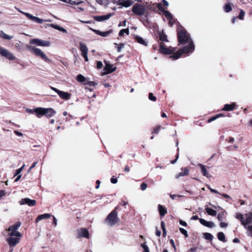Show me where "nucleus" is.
I'll return each instance as SVG.
<instances>
[{
	"label": "nucleus",
	"instance_id": "obj_1",
	"mask_svg": "<svg viewBox=\"0 0 252 252\" xmlns=\"http://www.w3.org/2000/svg\"><path fill=\"white\" fill-rule=\"evenodd\" d=\"M178 39L180 44L188 43V45L170 56L173 60L179 59L183 54L191 53L194 50V45L189 34L182 27L178 29Z\"/></svg>",
	"mask_w": 252,
	"mask_h": 252
},
{
	"label": "nucleus",
	"instance_id": "obj_2",
	"mask_svg": "<svg viewBox=\"0 0 252 252\" xmlns=\"http://www.w3.org/2000/svg\"><path fill=\"white\" fill-rule=\"evenodd\" d=\"M152 8V4H149L147 2L142 4L136 3L132 7V11L136 15L143 16L140 21L145 24L146 23H148L149 10Z\"/></svg>",
	"mask_w": 252,
	"mask_h": 252
},
{
	"label": "nucleus",
	"instance_id": "obj_3",
	"mask_svg": "<svg viewBox=\"0 0 252 252\" xmlns=\"http://www.w3.org/2000/svg\"><path fill=\"white\" fill-rule=\"evenodd\" d=\"M27 49L36 56L41 58L43 60L48 63H51V61L45 55L43 52L40 49L32 45H27Z\"/></svg>",
	"mask_w": 252,
	"mask_h": 252
},
{
	"label": "nucleus",
	"instance_id": "obj_4",
	"mask_svg": "<svg viewBox=\"0 0 252 252\" xmlns=\"http://www.w3.org/2000/svg\"><path fill=\"white\" fill-rule=\"evenodd\" d=\"M21 225V222H17L15 224L11 225L6 231L7 234L6 237L18 236L22 237V234L17 230Z\"/></svg>",
	"mask_w": 252,
	"mask_h": 252
},
{
	"label": "nucleus",
	"instance_id": "obj_5",
	"mask_svg": "<svg viewBox=\"0 0 252 252\" xmlns=\"http://www.w3.org/2000/svg\"><path fill=\"white\" fill-rule=\"evenodd\" d=\"M119 221L116 210L112 211L105 219V223L111 226L114 225Z\"/></svg>",
	"mask_w": 252,
	"mask_h": 252
},
{
	"label": "nucleus",
	"instance_id": "obj_6",
	"mask_svg": "<svg viewBox=\"0 0 252 252\" xmlns=\"http://www.w3.org/2000/svg\"><path fill=\"white\" fill-rule=\"evenodd\" d=\"M36 112L39 115V118L44 115L48 118H50L53 117L56 114V111L51 108L39 107Z\"/></svg>",
	"mask_w": 252,
	"mask_h": 252
},
{
	"label": "nucleus",
	"instance_id": "obj_7",
	"mask_svg": "<svg viewBox=\"0 0 252 252\" xmlns=\"http://www.w3.org/2000/svg\"><path fill=\"white\" fill-rule=\"evenodd\" d=\"M50 88H51V90H52L54 91H55V92H56L61 98L64 99V100H69L70 98V97H71L70 94L67 93V92L60 91L52 86H50Z\"/></svg>",
	"mask_w": 252,
	"mask_h": 252
},
{
	"label": "nucleus",
	"instance_id": "obj_8",
	"mask_svg": "<svg viewBox=\"0 0 252 252\" xmlns=\"http://www.w3.org/2000/svg\"><path fill=\"white\" fill-rule=\"evenodd\" d=\"M30 43L32 44H35L37 46L43 47H48L50 45V43L48 41H45L37 38L30 40Z\"/></svg>",
	"mask_w": 252,
	"mask_h": 252
},
{
	"label": "nucleus",
	"instance_id": "obj_9",
	"mask_svg": "<svg viewBox=\"0 0 252 252\" xmlns=\"http://www.w3.org/2000/svg\"><path fill=\"white\" fill-rule=\"evenodd\" d=\"M0 54L9 60H13L15 59V56L11 52L1 46H0Z\"/></svg>",
	"mask_w": 252,
	"mask_h": 252
},
{
	"label": "nucleus",
	"instance_id": "obj_10",
	"mask_svg": "<svg viewBox=\"0 0 252 252\" xmlns=\"http://www.w3.org/2000/svg\"><path fill=\"white\" fill-rule=\"evenodd\" d=\"M21 237L10 236L6 237V240L8 243L10 247H14L19 242L20 238Z\"/></svg>",
	"mask_w": 252,
	"mask_h": 252
},
{
	"label": "nucleus",
	"instance_id": "obj_11",
	"mask_svg": "<svg viewBox=\"0 0 252 252\" xmlns=\"http://www.w3.org/2000/svg\"><path fill=\"white\" fill-rule=\"evenodd\" d=\"M19 203L21 205L27 204L29 206H33L36 204V201L35 200L31 199L29 198H25L22 199Z\"/></svg>",
	"mask_w": 252,
	"mask_h": 252
},
{
	"label": "nucleus",
	"instance_id": "obj_12",
	"mask_svg": "<svg viewBox=\"0 0 252 252\" xmlns=\"http://www.w3.org/2000/svg\"><path fill=\"white\" fill-rule=\"evenodd\" d=\"M81 237L89 238V233L87 229L82 228L77 230V238Z\"/></svg>",
	"mask_w": 252,
	"mask_h": 252
},
{
	"label": "nucleus",
	"instance_id": "obj_13",
	"mask_svg": "<svg viewBox=\"0 0 252 252\" xmlns=\"http://www.w3.org/2000/svg\"><path fill=\"white\" fill-rule=\"evenodd\" d=\"M105 72L103 73V75L111 73L116 70V67H113V65L106 63L105 65L103 68Z\"/></svg>",
	"mask_w": 252,
	"mask_h": 252
},
{
	"label": "nucleus",
	"instance_id": "obj_14",
	"mask_svg": "<svg viewBox=\"0 0 252 252\" xmlns=\"http://www.w3.org/2000/svg\"><path fill=\"white\" fill-rule=\"evenodd\" d=\"M159 51L161 53L167 55H169L171 54L172 53V52L174 51V49L173 48H167L165 47L164 44L161 43L160 44Z\"/></svg>",
	"mask_w": 252,
	"mask_h": 252
},
{
	"label": "nucleus",
	"instance_id": "obj_15",
	"mask_svg": "<svg viewBox=\"0 0 252 252\" xmlns=\"http://www.w3.org/2000/svg\"><path fill=\"white\" fill-rule=\"evenodd\" d=\"M92 31H93L95 34L99 35L103 37H106L108 36L110 34L113 32L112 30H110L108 31H106L104 32H101L99 30H96L94 29H93L92 28L90 29Z\"/></svg>",
	"mask_w": 252,
	"mask_h": 252
},
{
	"label": "nucleus",
	"instance_id": "obj_16",
	"mask_svg": "<svg viewBox=\"0 0 252 252\" xmlns=\"http://www.w3.org/2000/svg\"><path fill=\"white\" fill-rule=\"evenodd\" d=\"M163 14L167 20H169L168 24L170 26H172L173 24L175 23V20L170 12L168 11H163Z\"/></svg>",
	"mask_w": 252,
	"mask_h": 252
},
{
	"label": "nucleus",
	"instance_id": "obj_17",
	"mask_svg": "<svg viewBox=\"0 0 252 252\" xmlns=\"http://www.w3.org/2000/svg\"><path fill=\"white\" fill-rule=\"evenodd\" d=\"M197 166L200 168L201 172L204 176L207 178H211V175L209 173L205 166L201 163H199Z\"/></svg>",
	"mask_w": 252,
	"mask_h": 252
},
{
	"label": "nucleus",
	"instance_id": "obj_18",
	"mask_svg": "<svg viewBox=\"0 0 252 252\" xmlns=\"http://www.w3.org/2000/svg\"><path fill=\"white\" fill-rule=\"evenodd\" d=\"M113 13H109L106 15H101V16H96L94 17V19L95 21L98 22L103 21L109 19L112 15Z\"/></svg>",
	"mask_w": 252,
	"mask_h": 252
},
{
	"label": "nucleus",
	"instance_id": "obj_19",
	"mask_svg": "<svg viewBox=\"0 0 252 252\" xmlns=\"http://www.w3.org/2000/svg\"><path fill=\"white\" fill-rule=\"evenodd\" d=\"M242 223L245 226L252 223V213L246 215L244 220H242Z\"/></svg>",
	"mask_w": 252,
	"mask_h": 252
},
{
	"label": "nucleus",
	"instance_id": "obj_20",
	"mask_svg": "<svg viewBox=\"0 0 252 252\" xmlns=\"http://www.w3.org/2000/svg\"><path fill=\"white\" fill-rule=\"evenodd\" d=\"M199 222L203 225H204L206 227H209V228H212L215 226V224L213 222L207 221L203 219H200Z\"/></svg>",
	"mask_w": 252,
	"mask_h": 252
},
{
	"label": "nucleus",
	"instance_id": "obj_21",
	"mask_svg": "<svg viewBox=\"0 0 252 252\" xmlns=\"http://www.w3.org/2000/svg\"><path fill=\"white\" fill-rule=\"evenodd\" d=\"M133 3V0H126L125 1H123L119 0L118 4L120 5H122L125 7H128L131 5H132Z\"/></svg>",
	"mask_w": 252,
	"mask_h": 252
},
{
	"label": "nucleus",
	"instance_id": "obj_22",
	"mask_svg": "<svg viewBox=\"0 0 252 252\" xmlns=\"http://www.w3.org/2000/svg\"><path fill=\"white\" fill-rule=\"evenodd\" d=\"M26 17L29 19L33 21H34L37 23L41 24L44 22V20L42 19H40L38 17L34 16L30 14H26Z\"/></svg>",
	"mask_w": 252,
	"mask_h": 252
},
{
	"label": "nucleus",
	"instance_id": "obj_23",
	"mask_svg": "<svg viewBox=\"0 0 252 252\" xmlns=\"http://www.w3.org/2000/svg\"><path fill=\"white\" fill-rule=\"evenodd\" d=\"M236 104L234 102H233L232 103H231L230 104H226L224 105V107L221 109V110L227 111H232L233 109H234V108L236 106Z\"/></svg>",
	"mask_w": 252,
	"mask_h": 252
},
{
	"label": "nucleus",
	"instance_id": "obj_24",
	"mask_svg": "<svg viewBox=\"0 0 252 252\" xmlns=\"http://www.w3.org/2000/svg\"><path fill=\"white\" fill-rule=\"evenodd\" d=\"M51 217V215L48 213H45L42 215H39L35 220V222L37 223L40 220L44 219H47Z\"/></svg>",
	"mask_w": 252,
	"mask_h": 252
},
{
	"label": "nucleus",
	"instance_id": "obj_25",
	"mask_svg": "<svg viewBox=\"0 0 252 252\" xmlns=\"http://www.w3.org/2000/svg\"><path fill=\"white\" fill-rule=\"evenodd\" d=\"M134 39L139 43L145 46H147V42L144 40L142 37L139 35H136L134 36Z\"/></svg>",
	"mask_w": 252,
	"mask_h": 252
},
{
	"label": "nucleus",
	"instance_id": "obj_26",
	"mask_svg": "<svg viewBox=\"0 0 252 252\" xmlns=\"http://www.w3.org/2000/svg\"><path fill=\"white\" fill-rule=\"evenodd\" d=\"M80 49L82 52V55H86V54H88V48L86 44L82 42L80 43Z\"/></svg>",
	"mask_w": 252,
	"mask_h": 252
},
{
	"label": "nucleus",
	"instance_id": "obj_27",
	"mask_svg": "<svg viewBox=\"0 0 252 252\" xmlns=\"http://www.w3.org/2000/svg\"><path fill=\"white\" fill-rule=\"evenodd\" d=\"M158 208L160 215L161 216H164L167 213L166 209L164 208L161 205L159 204L158 206Z\"/></svg>",
	"mask_w": 252,
	"mask_h": 252
},
{
	"label": "nucleus",
	"instance_id": "obj_28",
	"mask_svg": "<svg viewBox=\"0 0 252 252\" xmlns=\"http://www.w3.org/2000/svg\"><path fill=\"white\" fill-rule=\"evenodd\" d=\"M205 210L207 214L210 216H215L217 215V212L209 207H206Z\"/></svg>",
	"mask_w": 252,
	"mask_h": 252
},
{
	"label": "nucleus",
	"instance_id": "obj_29",
	"mask_svg": "<svg viewBox=\"0 0 252 252\" xmlns=\"http://www.w3.org/2000/svg\"><path fill=\"white\" fill-rule=\"evenodd\" d=\"M0 36L3 39L10 40L13 38L12 36L9 35L5 33L2 31H0Z\"/></svg>",
	"mask_w": 252,
	"mask_h": 252
},
{
	"label": "nucleus",
	"instance_id": "obj_30",
	"mask_svg": "<svg viewBox=\"0 0 252 252\" xmlns=\"http://www.w3.org/2000/svg\"><path fill=\"white\" fill-rule=\"evenodd\" d=\"M183 170V172H180L176 176L177 178H179L181 176L187 175L189 173V170L188 168L182 169Z\"/></svg>",
	"mask_w": 252,
	"mask_h": 252
},
{
	"label": "nucleus",
	"instance_id": "obj_31",
	"mask_svg": "<svg viewBox=\"0 0 252 252\" xmlns=\"http://www.w3.org/2000/svg\"><path fill=\"white\" fill-rule=\"evenodd\" d=\"M218 238L220 241L226 242L225 237L223 232H220L218 233Z\"/></svg>",
	"mask_w": 252,
	"mask_h": 252
},
{
	"label": "nucleus",
	"instance_id": "obj_32",
	"mask_svg": "<svg viewBox=\"0 0 252 252\" xmlns=\"http://www.w3.org/2000/svg\"><path fill=\"white\" fill-rule=\"evenodd\" d=\"M76 79L78 82L81 83H85L86 81V78L81 74L78 75Z\"/></svg>",
	"mask_w": 252,
	"mask_h": 252
},
{
	"label": "nucleus",
	"instance_id": "obj_33",
	"mask_svg": "<svg viewBox=\"0 0 252 252\" xmlns=\"http://www.w3.org/2000/svg\"><path fill=\"white\" fill-rule=\"evenodd\" d=\"M159 39L162 41H168L166 35L163 32H160Z\"/></svg>",
	"mask_w": 252,
	"mask_h": 252
},
{
	"label": "nucleus",
	"instance_id": "obj_34",
	"mask_svg": "<svg viewBox=\"0 0 252 252\" xmlns=\"http://www.w3.org/2000/svg\"><path fill=\"white\" fill-rule=\"evenodd\" d=\"M39 108V107H37L35 109H33V110L28 108V109H26V111L27 112H28L29 113H31V114L35 113V115L37 117L39 118V115L36 112Z\"/></svg>",
	"mask_w": 252,
	"mask_h": 252
},
{
	"label": "nucleus",
	"instance_id": "obj_35",
	"mask_svg": "<svg viewBox=\"0 0 252 252\" xmlns=\"http://www.w3.org/2000/svg\"><path fill=\"white\" fill-rule=\"evenodd\" d=\"M203 235L206 240L211 241L213 239V236L211 233L206 232L203 233Z\"/></svg>",
	"mask_w": 252,
	"mask_h": 252
},
{
	"label": "nucleus",
	"instance_id": "obj_36",
	"mask_svg": "<svg viewBox=\"0 0 252 252\" xmlns=\"http://www.w3.org/2000/svg\"><path fill=\"white\" fill-rule=\"evenodd\" d=\"M223 8L225 12L227 13L229 12L232 10L231 6L229 3L225 4L223 7Z\"/></svg>",
	"mask_w": 252,
	"mask_h": 252
},
{
	"label": "nucleus",
	"instance_id": "obj_37",
	"mask_svg": "<svg viewBox=\"0 0 252 252\" xmlns=\"http://www.w3.org/2000/svg\"><path fill=\"white\" fill-rule=\"evenodd\" d=\"M125 33H126L127 35L129 34L128 29L121 30L119 33V35L122 36Z\"/></svg>",
	"mask_w": 252,
	"mask_h": 252
},
{
	"label": "nucleus",
	"instance_id": "obj_38",
	"mask_svg": "<svg viewBox=\"0 0 252 252\" xmlns=\"http://www.w3.org/2000/svg\"><path fill=\"white\" fill-rule=\"evenodd\" d=\"M114 44L115 45H118L117 47V51L118 52H120L121 51L122 49L124 48V43H120L118 45L117 43H115Z\"/></svg>",
	"mask_w": 252,
	"mask_h": 252
},
{
	"label": "nucleus",
	"instance_id": "obj_39",
	"mask_svg": "<svg viewBox=\"0 0 252 252\" xmlns=\"http://www.w3.org/2000/svg\"><path fill=\"white\" fill-rule=\"evenodd\" d=\"M148 97H149V99L150 100H152V101H156V100H157L156 97L154 96L153 93H150L149 94Z\"/></svg>",
	"mask_w": 252,
	"mask_h": 252
},
{
	"label": "nucleus",
	"instance_id": "obj_40",
	"mask_svg": "<svg viewBox=\"0 0 252 252\" xmlns=\"http://www.w3.org/2000/svg\"><path fill=\"white\" fill-rule=\"evenodd\" d=\"M85 85H89L91 86H94L97 85L96 83L94 81H86V82L84 83Z\"/></svg>",
	"mask_w": 252,
	"mask_h": 252
},
{
	"label": "nucleus",
	"instance_id": "obj_41",
	"mask_svg": "<svg viewBox=\"0 0 252 252\" xmlns=\"http://www.w3.org/2000/svg\"><path fill=\"white\" fill-rule=\"evenodd\" d=\"M154 4H156L157 5V8L159 10H160L161 11H162L163 13V11H166L165 10H164L163 9V7H162V4L161 3H155V4H154Z\"/></svg>",
	"mask_w": 252,
	"mask_h": 252
},
{
	"label": "nucleus",
	"instance_id": "obj_42",
	"mask_svg": "<svg viewBox=\"0 0 252 252\" xmlns=\"http://www.w3.org/2000/svg\"><path fill=\"white\" fill-rule=\"evenodd\" d=\"M82 2V1L76 2V1H73L72 0H68V1H67V3H69V4H72V5H79V4H81Z\"/></svg>",
	"mask_w": 252,
	"mask_h": 252
},
{
	"label": "nucleus",
	"instance_id": "obj_43",
	"mask_svg": "<svg viewBox=\"0 0 252 252\" xmlns=\"http://www.w3.org/2000/svg\"><path fill=\"white\" fill-rule=\"evenodd\" d=\"M245 14V13L244 11L243 10H241L238 18H239L240 20H243Z\"/></svg>",
	"mask_w": 252,
	"mask_h": 252
},
{
	"label": "nucleus",
	"instance_id": "obj_44",
	"mask_svg": "<svg viewBox=\"0 0 252 252\" xmlns=\"http://www.w3.org/2000/svg\"><path fill=\"white\" fill-rule=\"evenodd\" d=\"M141 246L144 249V252H150L148 247L145 244H141Z\"/></svg>",
	"mask_w": 252,
	"mask_h": 252
},
{
	"label": "nucleus",
	"instance_id": "obj_45",
	"mask_svg": "<svg viewBox=\"0 0 252 252\" xmlns=\"http://www.w3.org/2000/svg\"><path fill=\"white\" fill-rule=\"evenodd\" d=\"M24 166H25V165H23L21 168L16 170V173L14 175L15 176H18L19 175H21L20 173L22 172V171L23 170Z\"/></svg>",
	"mask_w": 252,
	"mask_h": 252
},
{
	"label": "nucleus",
	"instance_id": "obj_46",
	"mask_svg": "<svg viewBox=\"0 0 252 252\" xmlns=\"http://www.w3.org/2000/svg\"><path fill=\"white\" fill-rule=\"evenodd\" d=\"M180 231L182 234L184 235L185 237H187L188 236L187 231L183 228H180Z\"/></svg>",
	"mask_w": 252,
	"mask_h": 252
},
{
	"label": "nucleus",
	"instance_id": "obj_47",
	"mask_svg": "<svg viewBox=\"0 0 252 252\" xmlns=\"http://www.w3.org/2000/svg\"><path fill=\"white\" fill-rule=\"evenodd\" d=\"M223 213L219 214L218 215L217 219L219 221L221 222V221L223 220Z\"/></svg>",
	"mask_w": 252,
	"mask_h": 252
},
{
	"label": "nucleus",
	"instance_id": "obj_48",
	"mask_svg": "<svg viewBox=\"0 0 252 252\" xmlns=\"http://www.w3.org/2000/svg\"><path fill=\"white\" fill-rule=\"evenodd\" d=\"M208 189L212 192L213 193H216V194H221L216 189H212L209 186H208Z\"/></svg>",
	"mask_w": 252,
	"mask_h": 252
},
{
	"label": "nucleus",
	"instance_id": "obj_49",
	"mask_svg": "<svg viewBox=\"0 0 252 252\" xmlns=\"http://www.w3.org/2000/svg\"><path fill=\"white\" fill-rule=\"evenodd\" d=\"M236 218L238 219H239L241 222H242V220H244V218L243 215L241 214H237L236 215Z\"/></svg>",
	"mask_w": 252,
	"mask_h": 252
},
{
	"label": "nucleus",
	"instance_id": "obj_50",
	"mask_svg": "<svg viewBox=\"0 0 252 252\" xmlns=\"http://www.w3.org/2000/svg\"><path fill=\"white\" fill-rule=\"evenodd\" d=\"M238 146L236 144H233L232 145L228 146V148L229 150H233L237 149Z\"/></svg>",
	"mask_w": 252,
	"mask_h": 252
},
{
	"label": "nucleus",
	"instance_id": "obj_51",
	"mask_svg": "<svg viewBox=\"0 0 252 252\" xmlns=\"http://www.w3.org/2000/svg\"><path fill=\"white\" fill-rule=\"evenodd\" d=\"M140 187L142 190H145L147 188V185L145 183H143L141 184Z\"/></svg>",
	"mask_w": 252,
	"mask_h": 252
},
{
	"label": "nucleus",
	"instance_id": "obj_52",
	"mask_svg": "<svg viewBox=\"0 0 252 252\" xmlns=\"http://www.w3.org/2000/svg\"><path fill=\"white\" fill-rule=\"evenodd\" d=\"M217 119H218L217 116V115H216V116H215L214 117H211L210 119H208V123H211L212 122L216 120Z\"/></svg>",
	"mask_w": 252,
	"mask_h": 252
},
{
	"label": "nucleus",
	"instance_id": "obj_53",
	"mask_svg": "<svg viewBox=\"0 0 252 252\" xmlns=\"http://www.w3.org/2000/svg\"><path fill=\"white\" fill-rule=\"evenodd\" d=\"M96 66H97V68H98V69L102 68V67L103 66L102 62L100 61L97 62Z\"/></svg>",
	"mask_w": 252,
	"mask_h": 252
},
{
	"label": "nucleus",
	"instance_id": "obj_54",
	"mask_svg": "<svg viewBox=\"0 0 252 252\" xmlns=\"http://www.w3.org/2000/svg\"><path fill=\"white\" fill-rule=\"evenodd\" d=\"M51 27L52 28H53V29H56V30H59L60 28L61 27L60 26H59V25H55V24H51Z\"/></svg>",
	"mask_w": 252,
	"mask_h": 252
},
{
	"label": "nucleus",
	"instance_id": "obj_55",
	"mask_svg": "<svg viewBox=\"0 0 252 252\" xmlns=\"http://www.w3.org/2000/svg\"><path fill=\"white\" fill-rule=\"evenodd\" d=\"M162 3L164 6L167 7L169 5L168 2L166 0H162Z\"/></svg>",
	"mask_w": 252,
	"mask_h": 252
},
{
	"label": "nucleus",
	"instance_id": "obj_56",
	"mask_svg": "<svg viewBox=\"0 0 252 252\" xmlns=\"http://www.w3.org/2000/svg\"><path fill=\"white\" fill-rule=\"evenodd\" d=\"M118 182V180L116 178L114 177V176L112 177L111 179V182L113 184H116Z\"/></svg>",
	"mask_w": 252,
	"mask_h": 252
},
{
	"label": "nucleus",
	"instance_id": "obj_57",
	"mask_svg": "<svg viewBox=\"0 0 252 252\" xmlns=\"http://www.w3.org/2000/svg\"><path fill=\"white\" fill-rule=\"evenodd\" d=\"M228 226V224L227 223H225V222H220V226L221 227H227Z\"/></svg>",
	"mask_w": 252,
	"mask_h": 252
},
{
	"label": "nucleus",
	"instance_id": "obj_58",
	"mask_svg": "<svg viewBox=\"0 0 252 252\" xmlns=\"http://www.w3.org/2000/svg\"><path fill=\"white\" fill-rule=\"evenodd\" d=\"M15 8L18 10V11H19V12L21 13L22 14L25 15L26 16V14H30L29 13L25 12H24V11L21 10L20 9H19L16 7H15Z\"/></svg>",
	"mask_w": 252,
	"mask_h": 252
},
{
	"label": "nucleus",
	"instance_id": "obj_59",
	"mask_svg": "<svg viewBox=\"0 0 252 252\" xmlns=\"http://www.w3.org/2000/svg\"><path fill=\"white\" fill-rule=\"evenodd\" d=\"M197 248H192L191 249H190L188 251V252H197Z\"/></svg>",
	"mask_w": 252,
	"mask_h": 252
},
{
	"label": "nucleus",
	"instance_id": "obj_60",
	"mask_svg": "<svg viewBox=\"0 0 252 252\" xmlns=\"http://www.w3.org/2000/svg\"><path fill=\"white\" fill-rule=\"evenodd\" d=\"M220 195H221L224 198L229 199H232L231 197L229 195H228L226 194L222 193V194H221Z\"/></svg>",
	"mask_w": 252,
	"mask_h": 252
},
{
	"label": "nucleus",
	"instance_id": "obj_61",
	"mask_svg": "<svg viewBox=\"0 0 252 252\" xmlns=\"http://www.w3.org/2000/svg\"><path fill=\"white\" fill-rule=\"evenodd\" d=\"M170 242L172 244V245L173 247L174 248L175 251H176V247H175V244H174L173 240V239H170Z\"/></svg>",
	"mask_w": 252,
	"mask_h": 252
},
{
	"label": "nucleus",
	"instance_id": "obj_62",
	"mask_svg": "<svg viewBox=\"0 0 252 252\" xmlns=\"http://www.w3.org/2000/svg\"><path fill=\"white\" fill-rule=\"evenodd\" d=\"M53 224H54L55 226H56L57 225V220L55 217L53 216Z\"/></svg>",
	"mask_w": 252,
	"mask_h": 252
},
{
	"label": "nucleus",
	"instance_id": "obj_63",
	"mask_svg": "<svg viewBox=\"0 0 252 252\" xmlns=\"http://www.w3.org/2000/svg\"><path fill=\"white\" fill-rule=\"evenodd\" d=\"M59 31H61V32H64V33H67V31H66L65 29L63 28V27H61L60 28V29H59Z\"/></svg>",
	"mask_w": 252,
	"mask_h": 252
},
{
	"label": "nucleus",
	"instance_id": "obj_64",
	"mask_svg": "<svg viewBox=\"0 0 252 252\" xmlns=\"http://www.w3.org/2000/svg\"><path fill=\"white\" fill-rule=\"evenodd\" d=\"M180 224H181L182 225L184 226H186L187 225V223L185 221H184L182 220H181L180 221Z\"/></svg>",
	"mask_w": 252,
	"mask_h": 252
}]
</instances>
